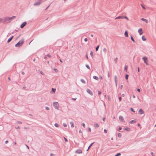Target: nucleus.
I'll use <instances>...</instances> for the list:
<instances>
[{
    "instance_id": "obj_35",
    "label": "nucleus",
    "mask_w": 156,
    "mask_h": 156,
    "mask_svg": "<svg viewBox=\"0 0 156 156\" xmlns=\"http://www.w3.org/2000/svg\"><path fill=\"white\" fill-rule=\"evenodd\" d=\"M103 51L105 53L107 52V49L105 48H104L103 49Z\"/></svg>"
},
{
    "instance_id": "obj_21",
    "label": "nucleus",
    "mask_w": 156,
    "mask_h": 156,
    "mask_svg": "<svg viewBox=\"0 0 156 156\" xmlns=\"http://www.w3.org/2000/svg\"><path fill=\"white\" fill-rule=\"evenodd\" d=\"M125 130L129 131L130 130V128L129 127H126L124 129Z\"/></svg>"
},
{
    "instance_id": "obj_3",
    "label": "nucleus",
    "mask_w": 156,
    "mask_h": 156,
    "mask_svg": "<svg viewBox=\"0 0 156 156\" xmlns=\"http://www.w3.org/2000/svg\"><path fill=\"white\" fill-rule=\"evenodd\" d=\"M53 105L54 107L56 109H58L59 107V104L57 102H53Z\"/></svg>"
},
{
    "instance_id": "obj_63",
    "label": "nucleus",
    "mask_w": 156,
    "mask_h": 156,
    "mask_svg": "<svg viewBox=\"0 0 156 156\" xmlns=\"http://www.w3.org/2000/svg\"><path fill=\"white\" fill-rule=\"evenodd\" d=\"M122 96L123 97H124L125 96V94H122Z\"/></svg>"
},
{
    "instance_id": "obj_16",
    "label": "nucleus",
    "mask_w": 156,
    "mask_h": 156,
    "mask_svg": "<svg viewBox=\"0 0 156 156\" xmlns=\"http://www.w3.org/2000/svg\"><path fill=\"white\" fill-rule=\"evenodd\" d=\"M16 17V16H12V17H8V19H9V21L12 19H13V18H14Z\"/></svg>"
},
{
    "instance_id": "obj_44",
    "label": "nucleus",
    "mask_w": 156,
    "mask_h": 156,
    "mask_svg": "<svg viewBox=\"0 0 156 156\" xmlns=\"http://www.w3.org/2000/svg\"><path fill=\"white\" fill-rule=\"evenodd\" d=\"M104 132L105 133H107V130L106 129H104Z\"/></svg>"
},
{
    "instance_id": "obj_2",
    "label": "nucleus",
    "mask_w": 156,
    "mask_h": 156,
    "mask_svg": "<svg viewBox=\"0 0 156 156\" xmlns=\"http://www.w3.org/2000/svg\"><path fill=\"white\" fill-rule=\"evenodd\" d=\"M8 17H5L3 19H2V22L4 23H6L8 22H10V21L9 20V19H8Z\"/></svg>"
},
{
    "instance_id": "obj_46",
    "label": "nucleus",
    "mask_w": 156,
    "mask_h": 156,
    "mask_svg": "<svg viewBox=\"0 0 156 156\" xmlns=\"http://www.w3.org/2000/svg\"><path fill=\"white\" fill-rule=\"evenodd\" d=\"M88 131L90 132H91V128L90 127L88 128Z\"/></svg>"
},
{
    "instance_id": "obj_52",
    "label": "nucleus",
    "mask_w": 156,
    "mask_h": 156,
    "mask_svg": "<svg viewBox=\"0 0 156 156\" xmlns=\"http://www.w3.org/2000/svg\"><path fill=\"white\" fill-rule=\"evenodd\" d=\"M84 41H85L86 42V41H87L88 39H87V38H85L84 39Z\"/></svg>"
},
{
    "instance_id": "obj_51",
    "label": "nucleus",
    "mask_w": 156,
    "mask_h": 156,
    "mask_svg": "<svg viewBox=\"0 0 156 156\" xmlns=\"http://www.w3.org/2000/svg\"><path fill=\"white\" fill-rule=\"evenodd\" d=\"M137 90L139 92H140V90L139 88H138Z\"/></svg>"
},
{
    "instance_id": "obj_20",
    "label": "nucleus",
    "mask_w": 156,
    "mask_h": 156,
    "mask_svg": "<svg viewBox=\"0 0 156 156\" xmlns=\"http://www.w3.org/2000/svg\"><path fill=\"white\" fill-rule=\"evenodd\" d=\"M93 78L94 79L96 80H98L99 79L98 78L97 76H94L93 77Z\"/></svg>"
},
{
    "instance_id": "obj_11",
    "label": "nucleus",
    "mask_w": 156,
    "mask_h": 156,
    "mask_svg": "<svg viewBox=\"0 0 156 156\" xmlns=\"http://www.w3.org/2000/svg\"><path fill=\"white\" fill-rule=\"evenodd\" d=\"M136 120H133L131 121L130 122H129V123L131 124H132L136 123Z\"/></svg>"
},
{
    "instance_id": "obj_5",
    "label": "nucleus",
    "mask_w": 156,
    "mask_h": 156,
    "mask_svg": "<svg viewBox=\"0 0 156 156\" xmlns=\"http://www.w3.org/2000/svg\"><path fill=\"white\" fill-rule=\"evenodd\" d=\"M27 23L26 22H23L20 25V28H23L27 24Z\"/></svg>"
},
{
    "instance_id": "obj_62",
    "label": "nucleus",
    "mask_w": 156,
    "mask_h": 156,
    "mask_svg": "<svg viewBox=\"0 0 156 156\" xmlns=\"http://www.w3.org/2000/svg\"><path fill=\"white\" fill-rule=\"evenodd\" d=\"M21 74H22V75H24L25 74V73L24 72H22L21 73Z\"/></svg>"
},
{
    "instance_id": "obj_9",
    "label": "nucleus",
    "mask_w": 156,
    "mask_h": 156,
    "mask_svg": "<svg viewBox=\"0 0 156 156\" xmlns=\"http://www.w3.org/2000/svg\"><path fill=\"white\" fill-rule=\"evenodd\" d=\"M138 112H139V113L141 115L143 113H144V112L142 109H140L139 110Z\"/></svg>"
},
{
    "instance_id": "obj_10",
    "label": "nucleus",
    "mask_w": 156,
    "mask_h": 156,
    "mask_svg": "<svg viewBox=\"0 0 156 156\" xmlns=\"http://www.w3.org/2000/svg\"><path fill=\"white\" fill-rule=\"evenodd\" d=\"M13 36H11L8 40V41H7V43H9L10 42L11 40H12V39L13 38Z\"/></svg>"
},
{
    "instance_id": "obj_61",
    "label": "nucleus",
    "mask_w": 156,
    "mask_h": 156,
    "mask_svg": "<svg viewBox=\"0 0 156 156\" xmlns=\"http://www.w3.org/2000/svg\"><path fill=\"white\" fill-rule=\"evenodd\" d=\"M8 140H6L5 141V144H7L8 143Z\"/></svg>"
},
{
    "instance_id": "obj_27",
    "label": "nucleus",
    "mask_w": 156,
    "mask_h": 156,
    "mask_svg": "<svg viewBox=\"0 0 156 156\" xmlns=\"http://www.w3.org/2000/svg\"><path fill=\"white\" fill-rule=\"evenodd\" d=\"M99 47V45H98V46H97L96 47V51H97L98 50Z\"/></svg>"
},
{
    "instance_id": "obj_60",
    "label": "nucleus",
    "mask_w": 156,
    "mask_h": 156,
    "mask_svg": "<svg viewBox=\"0 0 156 156\" xmlns=\"http://www.w3.org/2000/svg\"><path fill=\"white\" fill-rule=\"evenodd\" d=\"M151 155H152V156H154V153H153V152H151Z\"/></svg>"
},
{
    "instance_id": "obj_26",
    "label": "nucleus",
    "mask_w": 156,
    "mask_h": 156,
    "mask_svg": "<svg viewBox=\"0 0 156 156\" xmlns=\"http://www.w3.org/2000/svg\"><path fill=\"white\" fill-rule=\"evenodd\" d=\"M90 55L91 57H92V58H93V56H94L93 55V53L92 51H90Z\"/></svg>"
},
{
    "instance_id": "obj_54",
    "label": "nucleus",
    "mask_w": 156,
    "mask_h": 156,
    "mask_svg": "<svg viewBox=\"0 0 156 156\" xmlns=\"http://www.w3.org/2000/svg\"><path fill=\"white\" fill-rule=\"evenodd\" d=\"M122 129V128L121 127H119V129H118V131H120V130H121V129Z\"/></svg>"
},
{
    "instance_id": "obj_58",
    "label": "nucleus",
    "mask_w": 156,
    "mask_h": 156,
    "mask_svg": "<svg viewBox=\"0 0 156 156\" xmlns=\"http://www.w3.org/2000/svg\"><path fill=\"white\" fill-rule=\"evenodd\" d=\"M72 99L74 101H75L76 100V98H72Z\"/></svg>"
},
{
    "instance_id": "obj_49",
    "label": "nucleus",
    "mask_w": 156,
    "mask_h": 156,
    "mask_svg": "<svg viewBox=\"0 0 156 156\" xmlns=\"http://www.w3.org/2000/svg\"><path fill=\"white\" fill-rule=\"evenodd\" d=\"M54 70L55 71V72H57L58 71V70L56 69H54Z\"/></svg>"
},
{
    "instance_id": "obj_18",
    "label": "nucleus",
    "mask_w": 156,
    "mask_h": 156,
    "mask_svg": "<svg viewBox=\"0 0 156 156\" xmlns=\"http://www.w3.org/2000/svg\"><path fill=\"white\" fill-rule=\"evenodd\" d=\"M70 125H71V126L72 127H74V123L73 122H70Z\"/></svg>"
},
{
    "instance_id": "obj_39",
    "label": "nucleus",
    "mask_w": 156,
    "mask_h": 156,
    "mask_svg": "<svg viewBox=\"0 0 156 156\" xmlns=\"http://www.w3.org/2000/svg\"><path fill=\"white\" fill-rule=\"evenodd\" d=\"M123 18H125V19H127V20H128V18L127 16H123Z\"/></svg>"
},
{
    "instance_id": "obj_57",
    "label": "nucleus",
    "mask_w": 156,
    "mask_h": 156,
    "mask_svg": "<svg viewBox=\"0 0 156 156\" xmlns=\"http://www.w3.org/2000/svg\"><path fill=\"white\" fill-rule=\"evenodd\" d=\"M45 108H46V110H49V108L48 107H45Z\"/></svg>"
},
{
    "instance_id": "obj_7",
    "label": "nucleus",
    "mask_w": 156,
    "mask_h": 156,
    "mask_svg": "<svg viewBox=\"0 0 156 156\" xmlns=\"http://www.w3.org/2000/svg\"><path fill=\"white\" fill-rule=\"evenodd\" d=\"M138 32L140 34V35H142L143 33V32L142 30V29L141 28H140L138 30Z\"/></svg>"
},
{
    "instance_id": "obj_31",
    "label": "nucleus",
    "mask_w": 156,
    "mask_h": 156,
    "mask_svg": "<svg viewBox=\"0 0 156 156\" xmlns=\"http://www.w3.org/2000/svg\"><path fill=\"white\" fill-rule=\"evenodd\" d=\"M118 137H121L122 136V134L120 133H118Z\"/></svg>"
},
{
    "instance_id": "obj_53",
    "label": "nucleus",
    "mask_w": 156,
    "mask_h": 156,
    "mask_svg": "<svg viewBox=\"0 0 156 156\" xmlns=\"http://www.w3.org/2000/svg\"><path fill=\"white\" fill-rule=\"evenodd\" d=\"M119 100L120 101H121L122 100V98L121 97H119Z\"/></svg>"
},
{
    "instance_id": "obj_64",
    "label": "nucleus",
    "mask_w": 156,
    "mask_h": 156,
    "mask_svg": "<svg viewBox=\"0 0 156 156\" xmlns=\"http://www.w3.org/2000/svg\"><path fill=\"white\" fill-rule=\"evenodd\" d=\"M79 133H82V131L81 130V129H80V130H79Z\"/></svg>"
},
{
    "instance_id": "obj_17",
    "label": "nucleus",
    "mask_w": 156,
    "mask_h": 156,
    "mask_svg": "<svg viewBox=\"0 0 156 156\" xmlns=\"http://www.w3.org/2000/svg\"><path fill=\"white\" fill-rule=\"evenodd\" d=\"M142 39L143 41H144L146 40V38L144 36V35L142 36Z\"/></svg>"
},
{
    "instance_id": "obj_29",
    "label": "nucleus",
    "mask_w": 156,
    "mask_h": 156,
    "mask_svg": "<svg viewBox=\"0 0 156 156\" xmlns=\"http://www.w3.org/2000/svg\"><path fill=\"white\" fill-rule=\"evenodd\" d=\"M121 155V154L120 153H119L116 154L115 156H119Z\"/></svg>"
},
{
    "instance_id": "obj_14",
    "label": "nucleus",
    "mask_w": 156,
    "mask_h": 156,
    "mask_svg": "<svg viewBox=\"0 0 156 156\" xmlns=\"http://www.w3.org/2000/svg\"><path fill=\"white\" fill-rule=\"evenodd\" d=\"M124 34L126 37H128V33L127 30L125 31Z\"/></svg>"
},
{
    "instance_id": "obj_43",
    "label": "nucleus",
    "mask_w": 156,
    "mask_h": 156,
    "mask_svg": "<svg viewBox=\"0 0 156 156\" xmlns=\"http://www.w3.org/2000/svg\"><path fill=\"white\" fill-rule=\"evenodd\" d=\"M39 71H40V73L41 74H42V75H44V74L42 71H40V70H39Z\"/></svg>"
},
{
    "instance_id": "obj_56",
    "label": "nucleus",
    "mask_w": 156,
    "mask_h": 156,
    "mask_svg": "<svg viewBox=\"0 0 156 156\" xmlns=\"http://www.w3.org/2000/svg\"><path fill=\"white\" fill-rule=\"evenodd\" d=\"M18 123H20V124H22V122L21 121H18L17 122Z\"/></svg>"
},
{
    "instance_id": "obj_13",
    "label": "nucleus",
    "mask_w": 156,
    "mask_h": 156,
    "mask_svg": "<svg viewBox=\"0 0 156 156\" xmlns=\"http://www.w3.org/2000/svg\"><path fill=\"white\" fill-rule=\"evenodd\" d=\"M141 20H142L143 21H144L146 23H148V20L147 19H144V18H142L141 19Z\"/></svg>"
},
{
    "instance_id": "obj_59",
    "label": "nucleus",
    "mask_w": 156,
    "mask_h": 156,
    "mask_svg": "<svg viewBox=\"0 0 156 156\" xmlns=\"http://www.w3.org/2000/svg\"><path fill=\"white\" fill-rule=\"evenodd\" d=\"M26 146L27 149H29V147L27 145H26Z\"/></svg>"
},
{
    "instance_id": "obj_41",
    "label": "nucleus",
    "mask_w": 156,
    "mask_h": 156,
    "mask_svg": "<svg viewBox=\"0 0 156 156\" xmlns=\"http://www.w3.org/2000/svg\"><path fill=\"white\" fill-rule=\"evenodd\" d=\"M82 125L84 128L85 127V124L84 123H83L82 124Z\"/></svg>"
},
{
    "instance_id": "obj_12",
    "label": "nucleus",
    "mask_w": 156,
    "mask_h": 156,
    "mask_svg": "<svg viewBox=\"0 0 156 156\" xmlns=\"http://www.w3.org/2000/svg\"><path fill=\"white\" fill-rule=\"evenodd\" d=\"M119 120H120V121L121 122H122L123 121V120H124L123 117L121 115L119 116Z\"/></svg>"
},
{
    "instance_id": "obj_23",
    "label": "nucleus",
    "mask_w": 156,
    "mask_h": 156,
    "mask_svg": "<svg viewBox=\"0 0 156 156\" xmlns=\"http://www.w3.org/2000/svg\"><path fill=\"white\" fill-rule=\"evenodd\" d=\"M94 126L96 128H98L99 127V125L97 123H95L94 124Z\"/></svg>"
},
{
    "instance_id": "obj_15",
    "label": "nucleus",
    "mask_w": 156,
    "mask_h": 156,
    "mask_svg": "<svg viewBox=\"0 0 156 156\" xmlns=\"http://www.w3.org/2000/svg\"><path fill=\"white\" fill-rule=\"evenodd\" d=\"M123 19V16H119L115 18V19Z\"/></svg>"
},
{
    "instance_id": "obj_30",
    "label": "nucleus",
    "mask_w": 156,
    "mask_h": 156,
    "mask_svg": "<svg viewBox=\"0 0 156 156\" xmlns=\"http://www.w3.org/2000/svg\"><path fill=\"white\" fill-rule=\"evenodd\" d=\"M83 83H85L86 82L83 79H81L80 80Z\"/></svg>"
},
{
    "instance_id": "obj_24",
    "label": "nucleus",
    "mask_w": 156,
    "mask_h": 156,
    "mask_svg": "<svg viewBox=\"0 0 156 156\" xmlns=\"http://www.w3.org/2000/svg\"><path fill=\"white\" fill-rule=\"evenodd\" d=\"M130 37H131V39L132 41L134 42H135V41L134 40V39H133V36H130Z\"/></svg>"
},
{
    "instance_id": "obj_32",
    "label": "nucleus",
    "mask_w": 156,
    "mask_h": 156,
    "mask_svg": "<svg viewBox=\"0 0 156 156\" xmlns=\"http://www.w3.org/2000/svg\"><path fill=\"white\" fill-rule=\"evenodd\" d=\"M118 58H115L114 59V61L115 62V63H116L118 61Z\"/></svg>"
},
{
    "instance_id": "obj_34",
    "label": "nucleus",
    "mask_w": 156,
    "mask_h": 156,
    "mask_svg": "<svg viewBox=\"0 0 156 156\" xmlns=\"http://www.w3.org/2000/svg\"><path fill=\"white\" fill-rule=\"evenodd\" d=\"M130 110L132 112H135V111H134L133 109V108H131L130 109Z\"/></svg>"
},
{
    "instance_id": "obj_1",
    "label": "nucleus",
    "mask_w": 156,
    "mask_h": 156,
    "mask_svg": "<svg viewBox=\"0 0 156 156\" xmlns=\"http://www.w3.org/2000/svg\"><path fill=\"white\" fill-rule=\"evenodd\" d=\"M24 42V40L23 39H22L15 45V47H20L22 45Z\"/></svg>"
},
{
    "instance_id": "obj_6",
    "label": "nucleus",
    "mask_w": 156,
    "mask_h": 156,
    "mask_svg": "<svg viewBox=\"0 0 156 156\" xmlns=\"http://www.w3.org/2000/svg\"><path fill=\"white\" fill-rule=\"evenodd\" d=\"M87 92L91 95H93V93L92 91L89 89H87Z\"/></svg>"
},
{
    "instance_id": "obj_48",
    "label": "nucleus",
    "mask_w": 156,
    "mask_h": 156,
    "mask_svg": "<svg viewBox=\"0 0 156 156\" xmlns=\"http://www.w3.org/2000/svg\"><path fill=\"white\" fill-rule=\"evenodd\" d=\"M101 91H98V95H100L101 94Z\"/></svg>"
},
{
    "instance_id": "obj_22",
    "label": "nucleus",
    "mask_w": 156,
    "mask_h": 156,
    "mask_svg": "<svg viewBox=\"0 0 156 156\" xmlns=\"http://www.w3.org/2000/svg\"><path fill=\"white\" fill-rule=\"evenodd\" d=\"M56 91V89L55 88H52L51 89V91L54 93H55Z\"/></svg>"
},
{
    "instance_id": "obj_25",
    "label": "nucleus",
    "mask_w": 156,
    "mask_h": 156,
    "mask_svg": "<svg viewBox=\"0 0 156 156\" xmlns=\"http://www.w3.org/2000/svg\"><path fill=\"white\" fill-rule=\"evenodd\" d=\"M94 142L92 143H91L90 145L88 147V149H89L94 144Z\"/></svg>"
},
{
    "instance_id": "obj_28",
    "label": "nucleus",
    "mask_w": 156,
    "mask_h": 156,
    "mask_svg": "<svg viewBox=\"0 0 156 156\" xmlns=\"http://www.w3.org/2000/svg\"><path fill=\"white\" fill-rule=\"evenodd\" d=\"M129 75L126 74V75H125V79L126 80H128V77H129Z\"/></svg>"
},
{
    "instance_id": "obj_40",
    "label": "nucleus",
    "mask_w": 156,
    "mask_h": 156,
    "mask_svg": "<svg viewBox=\"0 0 156 156\" xmlns=\"http://www.w3.org/2000/svg\"><path fill=\"white\" fill-rule=\"evenodd\" d=\"M141 5L143 9H146L145 8L143 5L142 4H141Z\"/></svg>"
},
{
    "instance_id": "obj_55",
    "label": "nucleus",
    "mask_w": 156,
    "mask_h": 156,
    "mask_svg": "<svg viewBox=\"0 0 156 156\" xmlns=\"http://www.w3.org/2000/svg\"><path fill=\"white\" fill-rule=\"evenodd\" d=\"M24 129H29V128L28 127H25L24 128Z\"/></svg>"
},
{
    "instance_id": "obj_42",
    "label": "nucleus",
    "mask_w": 156,
    "mask_h": 156,
    "mask_svg": "<svg viewBox=\"0 0 156 156\" xmlns=\"http://www.w3.org/2000/svg\"><path fill=\"white\" fill-rule=\"evenodd\" d=\"M63 126L64 127H67V126L66 123H63Z\"/></svg>"
},
{
    "instance_id": "obj_19",
    "label": "nucleus",
    "mask_w": 156,
    "mask_h": 156,
    "mask_svg": "<svg viewBox=\"0 0 156 156\" xmlns=\"http://www.w3.org/2000/svg\"><path fill=\"white\" fill-rule=\"evenodd\" d=\"M128 68V66H125V68H124V71H125L126 72H127V69Z\"/></svg>"
},
{
    "instance_id": "obj_37",
    "label": "nucleus",
    "mask_w": 156,
    "mask_h": 156,
    "mask_svg": "<svg viewBox=\"0 0 156 156\" xmlns=\"http://www.w3.org/2000/svg\"><path fill=\"white\" fill-rule=\"evenodd\" d=\"M86 66L87 69H90V67L89 66V65H86Z\"/></svg>"
},
{
    "instance_id": "obj_38",
    "label": "nucleus",
    "mask_w": 156,
    "mask_h": 156,
    "mask_svg": "<svg viewBox=\"0 0 156 156\" xmlns=\"http://www.w3.org/2000/svg\"><path fill=\"white\" fill-rule=\"evenodd\" d=\"M46 56H48L49 58H51V55L49 54H48L47 55H46Z\"/></svg>"
},
{
    "instance_id": "obj_45",
    "label": "nucleus",
    "mask_w": 156,
    "mask_h": 156,
    "mask_svg": "<svg viewBox=\"0 0 156 156\" xmlns=\"http://www.w3.org/2000/svg\"><path fill=\"white\" fill-rule=\"evenodd\" d=\"M64 140H65V141L66 142H67L68 141L67 139L66 138H65V137H64Z\"/></svg>"
},
{
    "instance_id": "obj_50",
    "label": "nucleus",
    "mask_w": 156,
    "mask_h": 156,
    "mask_svg": "<svg viewBox=\"0 0 156 156\" xmlns=\"http://www.w3.org/2000/svg\"><path fill=\"white\" fill-rule=\"evenodd\" d=\"M50 155L51 156H55V155L54 154H52V153H51L50 154Z\"/></svg>"
},
{
    "instance_id": "obj_8",
    "label": "nucleus",
    "mask_w": 156,
    "mask_h": 156,
    "mask_svg": "<svg viewBox=\"0 0 156 156\" xmlns=\"http://www.w3.org/2000/svg\"><path fill=\"white\" fill-rule=\"evenodd\" d=\"M76 153L77 154H81L82 153V151L80 149H78L76 151Z\"/></svg>"
},
{
    "instance_id": "obj_47",
    "label": "nucleus",
    "mask_w": 156,
    "mask_h": 156,
    "mask_svg": "<svg viewBox=\"0 0 156 156\" xmlns=\"http://www.w3.org/2000/svg\"><path fill=\"white\" fill-rule=\"evenodd\" d=\"M117 76L116 75H115L114 76V80H117Z\"/></svg>"
},
{
    "instance_id": "obj_4",
    "label": "nucleus",
    "mask_w": 156,
    "mask_h": 156,
    "mask_svg": "<svg viewBox=\"0 0 156 156\" xmlns=\"http://www.w3.org/2000/svg\"><path fill=\"white\" fill-rule=\"evenodd\" d=\"M142 59L144 61V62L147 65H148L149 64L147 63V58L146 57H144L142 58Z\"/></svg>"
},
{
    "instance_id": "obj_36",
    "label": "nucleus",
    "mask_w": 156,
    "mask_h": 156,
    "mask_svg": "<svg viewBox=\"0 0 156 156\" xmlns=\"http://www.w3.org/2000/svg\"><path fill=\"white\" fill-rule=\"evenodd\" d=\"M54 125H55V126L56 127H58V126H59L58 125V124H57V123H55Z\"/></svg>"
},
{
    "instance_id": "obj_33",
    "label": "nucleus",
    "mask_w": 156,
    "mask_h": 156,
    "mask_svg": "<svg viewBox=\"0 0 156 156\" xmlns=\"http://www.w3.org/2000/svg\"><path fill=\"white\" fill-rule=\"evenodd\" d=\"M115 84L116 87L117 86V80H115Z\"/></svg>"
}]
</instances>
